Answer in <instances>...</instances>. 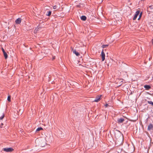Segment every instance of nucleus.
Instances as JSON below:
<instances>
[{
  "label": "nucleus",
  "instance_id": "f257e3e1",
  "mask_svg": "<svg viewBox=\"0 0 153 153\" xmlns=\"http://www.w3.org/2000/svg\"><path fill=\"white\" fill-rule=\"evenodd\" d=\"M2 150L6 152H10L13 151L14 149L12 148H4Z\"/></svg>",
  "mask_w": 153,
  "mask_h": 153
},
{
  "label": "nucleus",
  "instance_id": "f03ea898",
  "mask_svg": "<svg viewBox=\"0 0 153 153\" xmlns=\"http://www.w3.org/2000/svg\"><path fill=\"white\" fill-rule=\"evenodd\" d=\"M102 97V95H100V96H97L95 99L94 100V102H98L99 101L100 99V98L101 97Z\"/></svg>",
  "mask_w": 153,
  "mask_h": 153
},
{
  "label": "nucleus",
  "instance_id": "7ed1b4c3",
  "mask_svg": "<svg viewBox=\"0 0 153 153\" xmlns=\"http://www.w3.org/2000/svg\"><path fill=\"white\" fill-rule=\"evenodd\" d=\"M140 13V11L139 10H137L136 11L134 15V17L133 18V20H135L137 18V16Z\"/></svg>",
  "mask_w": 153,
  "mask_h": 153
},
{
  "label": "nucleus",
  "instance_id": "20e7f679",
  "mask_svg": "<svg viewBox=\"0 0 153 153\" xmlns=\"http://www.w3.org/2000/svg\"><path fill=\"white\" fill-rule=\"evenodd\" d=\"M101 55L102 56V61H103L105 59V54L103 52V50H102V51Z\"/></svg>",
  "mask_w": 153,
  "mask_h": 153
},
{
  "label": "nucleus",
  "instance_id": "39448f33",
  "mask_svg": "<svg viewBox=\"0 0 153 153\" xmlns=\"http://www.w3.org/2000/svg\"><path fill=\"white\" fill-rule=\"evenodd\" d=\"M124 121V119L122 118H119L117 119V121L118 123L120 124L121 123H122Z\"/></svg>",
  "mask_w": 153,
  "mask_h": 153
},
{
  "label": "nucleus",
  "instance_id": "423d86ee",
  "mask_svg": "<svg viewBox=\"0 0 153 153\" xmlns=\"http://www.w3.org/2000/svg\"><path fill=\"white\" fill-rule=\"evenodd\" d=\"M2 50L4 56L5 57V59H7V55L6 52H5L4 49L2 48Z\"/></svg>",
  "mask_w": 153,
  "mask_h": 153
},
{
  "label": "nucleus",
  "instance_id": "0eeeda50",
  "mask_svg": "<svg viewBox=\"0 0 153 153\" xmlns=\"http://www.w3.org/2000/svg\"><path fill=\"white\" fill-rule=\"evenodd\" d=\"M153 128V125L152 124H150L148 126V130L150 131L151 129H152Z\"/></svg>",
  "mask_w": 153,
  "mask_h": 153
},
{
  "label": "nucleus",
  "instance_id": "6e6552de",
  "mask_svg": "<svg viewBox=\"0 0 153 153\" xmlns=\"http://www.w3.org/2000/svg\"><path fill=\"white\" fill-rule=\"evenodd\" d=\"M21 19L20 18L17 19L15 21V22L17 24H19L21 22Z\"/></svg>",
  "mask_w": 153,
  "mask_h": 153
},
{
  "label": "nucleus",
  "instance_id": "1a4fd4ad",
  "mask_svg": "<svg viewBox=\"0 0 153 153\" xmlns=\"http://www.w3.org/2000/svg\"><path fill=\"white\" fill-rule=\"evenodd\" d=\"M144 87L147 90H149L151 88L150 86L148 85H146L144 86Z\"/></svg>",
  "mask_w": 153,
  "mask_h": 153
},
{
  "label": "nucleus",
  "instance_id": "9d476101",
  "mask_svg": "<svg viewBox=\"0 0 153 153\" xmlns=\"http://www.w3.org/2000/svg\"><path fill=\"white\" fill-rule=\"evenodd\" d=\"M81 19L83 21H85L86 19V17L85 16H82L81 17Z\"/></svg>",
  "mask_w": 153,
  "mask_h": 153
},
{
  "label": "nucleus",
  "instance_id": "9b49d317",
  "mask_svg": "<svg viewBox=\"0 0 153 153\" xmlns=\"http://www.w3.org/2000/svg\"><path fill=\"white\" fill-rule=\"evenodd\" d=\"M73 53L75 54L76 56H78L79 55V53L78 52H76L75 50H74L73 51Z\"/></svg>",
  "mask_w": 153,
  "mask_h": 153
},
{
  "label": "nucleus",
  "instance_id": "f8f14e48",
  "mask_svg": "<svg viewBox=\"0 0 153 153\" xmlns=\"http://www.w3.org/2000/svg\"><path fill=\"white\" fill-rule=\"evenodd\" d=\"M47 13H48L46 15L47 16H50L51 15V12L50 11H47Z\"/></svg>",
  "mask_w": 153,
  "mask_h": 153
},
{
  "label": "nucleus",
  "instance_id": "ddd939ff",
  "mask_svg": "<svg viewBox=\"0 0 153 153\" xmlns=\"http://www.w3.org/2000/svg\"><path fill=\"white\" fill-rule=\"evenodd\" d=\"M149 8H150L151 10V11L152 12H153V6L152 5V6H150L149 7Z\"/></svg>",
  "mask_w": 153,
  "mask_h": 153
},
{
  "label": "nucleus",
  "instance_id": "4468645a",
  "mask_svg": "<svg viewBox=\"0 0 153 153\" xmlns=\"http://www.w3.org/2000/svg\"><path fill=\"white\" fill-rule=\"evenodd\" d=\"M43 129V128H41V127H39L38 128L36 129V131H40L41 130H42Z\"/></svg>",
  "mask_w": 153,
  "mask_h": 153
},
{
  "label": "nucleus",
  "instance_id": "2eb2a0df",
  "mask_svg": "<svg viewBox=\"0 0 153 153\" xmlns=\"http://www.w3.org/2000/svg\"><path fill=\"white\" fill-rule=\"evenodd\" d=\"M108 45H102V47L104 48H106L107 47H108Z\"/></svg>",
  "mask_w": 153,
  "mask_h": 153
},
{
  "label": "nucleus",
  "instance_id": "dca6fc26",
  "mask_svg": "<svg viewBox=\"0 0 153 153\" xmlns=\"http://www.w3.org/2000/svg\"><path fill=\"white\" fill-rule=\"evenodd\" d=\"M148 103L149 104H151L153 105V102L152 101H147Z\"/></svg>",
  "mask_w": 153,
  "mask_h": 153
},
{
  "label": "nucleus",
  "instance_id": "f3484780",
  "mask_svg": "<svg viewBox=\"0 0 153 153\" xmlns=\"http://www.w3.org/2000/svg\"><path fill=\"white\" fill-rule=\"evenodd\" d=\"M4 114H3L0 117V120H2L3 118L4 117Z\"/></svg>",
  "mask_w": 153,
  "mask_h": 153
},
{
  "label": "nucleus",
  "instance_id": "a211bd4d",
  "mask_svg": "<svg viewBox=\"0 0 153 153\" xmlns=\"http://www.w3.org/2000/svg\"><path fill=\"white\" fill-rule=\"evenodd\" d=\"M7 99L10 102L11 101L10 97V96H8Z\"/></svg>",
  "mask_w": 153,
  "mask_h": 153
},
{
  "label": "nucleus",
  "instance_id": "6ab92c4d",
  "mask_svg": "<svg viewBox=\"0 0 153 153\" xmlns=\"http://www.w3.org/2000/svg\"><path fill=\"white\" fill-rule=\"evenodd\" d=\"M142 13H140V15H139V18H138V20H139V19L141 17V16H142Z\"/></svg>",
  "mask_w": 153,
  "mask_h": 153
},
{
  "label": "nucleus",
  "instance_id": "aec40b11",
  "mask_svg": "<svg viewBox=\"0 0 153 153\" xmlns=\"http://www.w3.org/2000/svg\"><path fill=\"white\" fill-rule=\"evenodd\" d=\"M57 6L56 5L54 6L53 7V8L54 9H55L56 8Z\"/></svg>",
  "mask_w": 153,
  "mask_h": 153
},
{
  "label": "nucleus",
  "instance_id": "412c9836",
  "mask_svg": "<svg viewBox=\"0 0 153 153\" xmlns=\"http://www.w3.org/2000/svg\"><path fill=\"white\" fill-rule=\"evenodd\" d=\"M3 125V124L2 123H1V125H0V128H2V126Z\"/></svg>",
  "mask_w": 153,
  "mask_h": 153
},
{
  "label": "nucleus",
  "instance_id": "4be33fe9",
  "mask_svg": "<svg viewBox=\"0 0 153 153\" xmlns=\"http://www.w3.org/2000/svg\"><path fill=\"white\" fill-rule=\"evenodd\" d=\"M108 105V104H106L105 105V106L106 107H107Z\"/></svg>",
  "mask_w": 153,
  "mask_h": 153
},
{
  "label": "nucleus",
  "instance_id": "5701e85b",
  "mask_svg": "<svg viewBox=\"0 0 153 153\" xmlns=\"http://www.w3.org/2000/svg\"><path fill=\"white\" fill-rule=\"evenodd\" d=\"M45 146V145H41V146H42V147H43Z\"/></svg>",
  "mask_w": 153,
  "mask_h": 153
},
{
  "label": "nucleus",
  "instance_id": "b1692460",
  "mask_svg": "<svg viewBox=\"0 0 153 153\" xmlns=\"http://www.w3.org/2000/svg\"><path fill=\"white\" fill-rule=\"evenodd\" d=\"M53 59H55V58H54V57H53Z\"/></svg>",
  "mask_w": 153,
  "mask_h": 153
}]
</instances>
